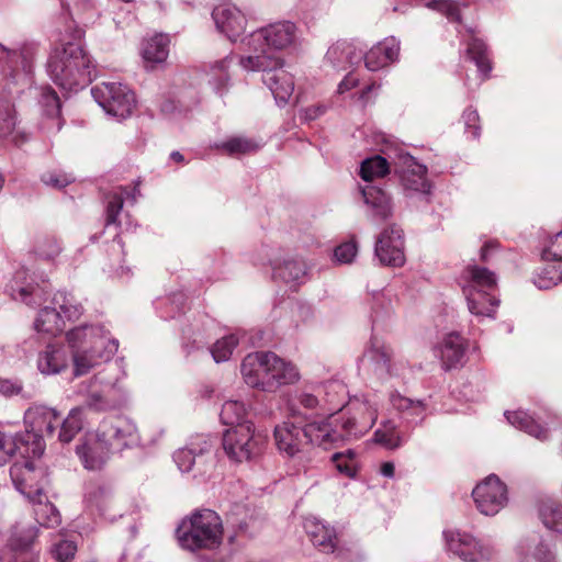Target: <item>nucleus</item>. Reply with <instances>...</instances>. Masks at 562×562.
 Returning <instances> with one entry per match:
<instances>
[{"instance_id":"6e6552de","label":"nucleus","mask_w":562,"mask_h":562,"mask_svg":"<svg viewBox=\"0 0 562 562\" xmlns=\"http://www.w3.org/2000/svg\"><path fill=\"white\" fill-rule=\"evenodd\" d=\"M376 405L368 398H352L344 413L335 419L340 441L359 439L375 424Z\"/></svg>"},{"instance_id":"b1692460","label":"nucleus","mask_w":562,"mask_h":562,"mask_svg":"<svg viewBox=\"0 0 562 562\" xmlns=\"http://www.w3.org/2000/svg\"><path fill=\"white\" fill-rule=\"evenodd\" d=\"M398 55L400 41L394 36L385 37L367 52L364 65L370 71H376L396 61Z\"/></svg>"},{"instance_id":"0e129e2a","label":"nucleus","mask_w":562,"mask_h":562,"mask_svg":"<svg viewBox=\"0 0 562 562\" xmlns=\"http://www.w3.org/2000/svg\"><path fill=\"white\" fill-rule=\"evenodd\" d=\"M544 260L561 261L562 260V231L554 235L550 244L542 252Z\"/></svg>"},{"instance_id":"603ef678","label":"nucleus","mask_w":562,"mask_h":562,"mask_svg":"<svg viewBox=\"0 0 562 562\" xmlns=\"http://www.w3.org/2000/svg\"><path fill=\"white\" fill-rule=\"evenodd\" d=\"M12 296L26 305L36 307L46 301V291L38 284H29L20 288L16 292L13 290Z\"/></svg>"},{"instance_id":"49530a36","label":"nucleus","mask_w":562,"mask_h":562,"mask_svg":"<svg viewBox=\"0 0 562 562\" xmlns=\"http://www.w3.org/2000/svg\"><path fill=\"white\" fill-rule=\"evenodd\" d=\"M139 195V189L134 188L133 192L130 193L126 190H120V192H114L109 196L108 205H106V225L116 224L117 216L120 215L125 198H131L134 203Z\"/></svg>"},{"instance_id":"e433bc0d","label":"nucleus","mask_w":562,"mask_h":562,"mask_svg":"<svg viewBox=\"0 0 562 562\" xmlns=\"http://www.w3.org/2000/svg\"><path fill=\"white\" fill-rule=\"evenodd\" d=\"M360 57V55L356 54L351 44L337 42L327 49L324 61L333 69L346 70L355 61H358Z\"/></svg>"},{"instance_id":"58836bf2","label":"nucleus","mask_w":562,"mask_h":562,"mask_svg":"<svg viewBox=\"0 0 562 562\" xmlns=\"http://www.w3.org/2000/svg\"><path fill=\"white\" fill-rule=\"evenodd\" d=\"M86 408L78 406L68 413L66 418L60 420V430L58 432V440L63 443L70 442L75 436L83 428L86 423L85 416Z\"/></svg>"},{"instance_id":"7ed1b4c3","label":"nucleus","mask_w":562,"mask_h":562,"mask_svg":"<svg viewBox=\"0 0 562 562\" xmlns=\"http://www.w3.org/2000/svg\"><path fill=\"white\" fill-rule=\"evenodd\" d=\"M93 70V61L79 41L63 42L55 46L47 60L50 79L68 92L89 85Z\"/></svg>"},{"instance_id":"1a4fd4ad","label":"nucleus","mask_w":562,"mask_h":562,"mask_svg":"<svg viewBox=\"0 0 562 562\" xmlns=\"http://www.w3.org/2000/svg\"><path fill=\"white\" fill-rule=\"evenodd\" d=\"M296 27L292 22H277L252 32L245 38L247 55H279L295 40Z\"/></svg>"},{"instance_id":"4468645a","label":"nucleus","mask_w":562,"mask_h":562,"mask_svg":"<svg viewBox=\"0 0 562 562\" xmlns=\"http://www.w3.org/2000/svg\"><path fill=\"white\" fill-rule=\"evenodd\" d=\"M472 496L477 510L485 516H495L509 502L507 485L496 474H490L479 482Z\"/></svg>"},{"instance_id":"774afa93","label":"nucleus","mask_w":562,"mask_h":562,"mask_svg":"<svg viewBox=\"0 0 562 562\" xmlns=\"http://www.w3.org/2000/svg\"><path fill=\"white\" fill-rule=\"evenodd\" d=\"M390 402L392 407L401 415L404 419V415L411 409L413 400L402 395L398 392H394L390 395Z\"/></svg>"},{"instance_id":"f257e3e1","label":"nucleus","mask_w":562,"mask_h":562,"mask_svg":"<svg viewBox=\"0 0 562 562\" xmlns=\"http://www.w3.org/2000/svg\"><path fill=\"white\" fill-rule=\"evenodd\" d=\"M71 359L64 345L49 342L37 355L36 367L44 375H56L72 362L74 375L81 376L110 361L119 341L102 325L82 324L65 334Z\"/></svg>"},{"instance_id":"2eb2a0df","label":"nucleus","mask_w":562,"mask_h":562,"mask_svg":"<svg viewBox=\"0 0 562 562\" xmlns=\"http://www.w3.org/2000/svg\"><path fill=\"white\" fill-rule=\"evenodd\" d=\"M395 172L398 173L404 190L409 195L428 196L431 183L427 179V168L408 154H400L395 161Z\"/></svg>"},{"instance_id":"5701e85b","label":"nucleus","mask_w":562,"mask_h":562,"mask_svg":"<svg viewBox=\"0 0 562 562\" xmlns=\"http://www.w3.org/2000/svg\"><path fill=\"white\" fill-rule=\"evenodd\" d=\"M273 276L291 286L302 284L308 279V266L300 257L286 255L272 263Z\"/></svg>"},{"instance_id":"a878e982","label":"nucleus","mask_w":562,"mask_h":562,"mask_svg":"<svg viewBox=\"0 0 562 562\" xmlns=\"http://www.w3.org/2000/svg\"><path fill=\"white\" fill-rule=\"evenodd\" d=\"M361 192L372 221L384 222L392 216L391 199L381 188L369 184Z\"/></svg>"},{"instance_id":"393cba45","label":"nucleus","mask_w":562,"mask_h":562,"mask_svg":"<svg viewBox=\"0 0 562 562\" xmlns=\"http://www.w3.org/2000/svg\"><path fill=\"white\" fill-rule=\"evenodd\" d=\"M270 378L266 381L268 393H276L280 387L291 385L300 380L297 368L272 352Z\"/></svg>"},{"instance_id":"6e6d98bb","label":"nucleus","mask_w":562,"mask_h":562,"mask_svg":"<svg viewBox=\"0 0 562 562\" xmlns=\"http://www.w3.org/2000/svg\"><path fill=\"white\" fill-rule=\"evenodd\" d=\"M60 251L61 247L55 237H44L37 241L35 247L36 255L46 260L56 258Z\"/></svg>"},{"instance_id":"473e14b6","label":"nucleus","mask_w":562,"mask_h":562,"mask_svg":"<svg viewBox=\"0 0 562 562\" xmlns=\"http://www.w3.org/2000/svg\"><path fill=\"white\" fill-rule=\"evenodd\" d=\"M304 529L314 546L323 552H334L337 546V537L333 528L326 526L322 520L310 517L304 521Z\"/></svg>"},{"instance_id":"de8ad7c7","label":"nucleus","mask_w":562,"mask_h":562,"mask_svg":"<svg viewBox=\"0 0 562 562\" xmlns=\"http://www.w3.org/2000/svg\"><path fill=\"white\" fill-rule=\"evenodd\" d=\"M467 56L475 63L477 71L485 78L492 69L485 44L479 38H472L468 44Z\"/></svg>"},{"instance_id":"a211bd4d","label":"nucleus","mask_w":562,"mask_h":562,"mask_svg":"<svg viewBox=\"0 0 562 562\" xmlns=\"http://www.w3.org/2000/svg\"><path fill=\"white\" fill-rule=\"evenodd\" d=\"M468 341L458 333H449L434 348L435 356L440 360L443 370L462 367L465 362Z\"/></svg>"},{"instance_id":"3c124183","label":"nucleus","mask_w":562,"mask_h":562,"mask_svg":"<svg viewBox=\"0 0 562 562\" xmlns=\"http://www.w3.org/2000/svg\"><path fill=\"white\" fill-rule=\"evenodd\" d=\"M238 342V334H229L217 339L211 348V355L214 361L217 363L228 361Z\"/></svg>"},{"instance_id":"9b49d317","label":"nucleus","mask_w":562,"mask_h":562,"mask_svg":"<svg viewBox=\"0 0 562 562\" xmlns=\"http://www.w3.org/2000/svg\"><path fill=\"white\" fill-rule=\"evenodd\" d=\"M95 102L117 121L130 117L136 106L134 92L121 82H101L91 89Z\"/></svg>"},{"instance_id":"79ce46f5","label":"nucleus","mask_w":562,"mask_h":562,"mask_svg":"<svg viewBox=\"0 0 562 562\" xmlns=\"http://www.w3.org/2000/svg\"><path fill=\"white\" fill-rule=\"evenodd\" d=\"M374 441L386 449L394 450L403 446L405 438L397 429V425L393 420L386 419L374 431Z\"/></svg>"},{"instance_id":"e2e57ef3","label":"nucleus","mask_w":562,"mask_h":562,"mask_svg":"<svg viewBox=\"0 0 562 562\" xmlns=\"http://www.w3.org/2000/svg\"><path fill=\"white\" fill-rule=\"evenodd\" d=\"M462 119L465 125L467 133L470 134L472 138H477L480 136L481 131L480 116L477 114V111L472 108H469L463 112Z\"/></svg>"},{"instance_id":"13d9d810","label":"nucleus","mask_w":562,"mask_h":562,"mask_svg":"<svg viewBox=\"0 0 562 562\" xmlns=\"http://www.w3.org/2000/svg\"><path fill=\"white\" fill-rule=\"evenodd\" d=\"M41 104L48 116H58L60 112V100L57 93L50 88L42 89Z\"/></svg>"},{"instance_id":"423d86ee","label":"nucleus","mask_w":562,"mask_h":562,"mask_svg":"<svg viewBox=\"0 0 562 562\" xmlns=\"http://www.w3.org/2000/svg\"><path fill=\"white\" fill-rule=\"evenodd\" d=\"M280 55H246L239 58L246 71H261L263 83L270 89L278 103H286L294 91V81L283 68Z\"/></svg>"},{"instance_id":"f3484780","label":"nucleus","mask_w":562,"mask_h":562,"mask_svg":"<svg viewBox=\"0 0 562 562\" xmlns=\"http://www.w3.org/2000/svg\"><path fill=\"white\" fill-rule=\"evenodd\" d=\"M271 358V351H257L243 359L240 373L248 386L268 393L266 381L270 378Z\"/></svg>"},{"instance_id":"f03ea898","label":"nucleus","mask_w":562,"mask_h":562,"mask_svg":"<svg viewBox=\"0 0 562 562\" xmlns=\"http://www.w3.org/2000/svg\"><path fill=\"white\" fill-rule=\"evenodd\" d=\"M139 442L135 423L125 416L104 418L97 429L87 431L76 447L85 469L101 470L115 452L132 448Z\"/></svg>"},{"instance_id":"c9c22d12","label":"nucleus","mask_w":562,"mask_h":562,"mask_svg":"<svg viewBox=\"0 0 562 562\" xmlns=\"http://www.w3.org/2000/svg\"><path fill=\"white\" fill-rule=\"evenodd\" d=\"M11 139L22 143L24 136L18 131V114L14 104L5 98L0 99V139Z\"/></svg>"},{"instance_id":"aec40b11","label":"nucleus","mask_w":562,"mask_h":562,"mask_svg":"<svg viewBox=\"0 0 562 562\" xmlns=\"http://www.w3.org/2000/svg\"><path fill=\"white\" fill-rule=\"evenodd\" d=\"M212 18L217 31L232 42L244 33L247 24L245 14L231 3L217 5L212 12Z\"/></svg>"},{"instance_id":"69168bd1","label":"nucleus","mask_w":562,"mask_h":562,"mask_svg":"<svg viewBox=\"0 0 562 562\" xmlns=\"http://www.w3.org/2000/svg\"><path fill=\"white\" fill-rule=\"evenodd\" d=\"M426 416V404L423 401H414L411 409L404 415V420L408 424L417 425L424 420Z\"/></svg>"},{"instance_id":"2f4dec72","label":"nucleus","mask_w":562,"mask_h":562,"mask_svg":"<svg viewBox=\"0 0 562 562\" xmlns=\"http://www.w3.org/2000/svg\"><path fill=\"white\" fill-rule=\"evenodd\" d=\"M364 357L372 363L374 371L381 376L398 374L393 363L394 350L389 345L374 340L366 351Z\"/></svg>"},{"instance_id":"a19ab883","label":"nucleus","mask_w":562,"mask_h":562,"mask_svg":"<svg viewBox=\"0 0 562 562\" xmlns=\"http://www.w3.org/2000/svg\"><path fill=\"white\" fill-rule=\"evenodd\" d=\"M505 417L515 428L520 429L538 439L547 438V429L538 424L526 411L517 409L513 412H506Z\"/></svg>"},{"instance_id":"4d7b16f0","label":"nucleus","mask_w":562,"mask_h":562,"mask_svg":"<svg viewBox=\"0 0 562 562\" xmlns=\"http://www.w3.org/2000/svg\"><path fill=\"white\" fill-rule=\"evenodd\" d=\"M425 5L428 9L442 13L450 21H459L460 19L459 8L453 0H429Z\"/></svg>"},{"instance_id":"37998d69","label":"nucleus","mask_w":562,"mask_h":562,"mask_svg":"<svg viewBox=\"0 0 562 562\" xmlns=\"http://www.w3.org/2000/svg\"><path fill=\"white\" fill-rule=\"evenodd\" d=\"M248 405L239 400H227L222 405L221 420L225 425H232L233 427L246 424L248 414Z\"/></svg>"},{"instance_id":"4c0bfd02","label":"nucleus","mask_w":562,"mask_h":562,"mask_svg":"<svg viewBox=\"0 0 562 562\" xmlns=\"http://www.w3.org/2000/svg\"><path fill=\"white\" fill-rule=\"evenodd\" d=\"M53 305L61 314L66 322L78 321L85 312L82 304L74 294L67 291H58L53 297Z\"/></svg>"},{"instance_id":"bf43d9fd","label":"nucleus","mask_w":562,"mask_h":562,"mask_svg":"<svg viewBox=\"0 0 562 562\" xmlns=\"http://www.w3.org/2000/svg\"><path fill=\"white\" fill-rule=\"evenodd\" d=\"M42 182L53 189H63L74 181V178L61 171H46L41 176Z\"/></svg>"},{"instance_id":"8fccbe9b","label":"nucleus","mask_w":562,"mask_h":562,"mask_svg":"<svg viewBox=\"0 0 562 562\" xmlns=\"http://www.w3.org/2000/svg\"><path fill=\"white\" fill-rule=\"evenodd\" d=\"M389 171L387 160L380 155L364 159L360 167V176L364 181L384 177Z\"/></svg>"},{"instance_id":"a18cd8bd","label":"nucleus","mask_w":562,"mask_h":562,"mask_svg":"<svg viewBox=\"0 0 562 562\" xmlns=\"http://www.w3.org/2000/svg\"><path fill=\"white\" fill-rule=\"evenodd\" d=\"M330 460L340 474L349 479H355L357 476L359 461L355 450L348 449L342 452H336L331 456Z\"/></svg>"},{"instance_id":"6ab92c4d","label":"nucleus","mask_w":562,"mask_h":562,"mask_svg":"<svg viewBox=\"0 0 562 562\" xmlns=\"http://www.w3.org/2000/svg\"><path fill=\"white\" fill-rule=\"evenodd\" d=\"M517 562H554L555 551L541 535L532 531L516 546Z\"/></svg>"},{"instance_id":"20e7f679","label":"nucleus","mask_w":562,"mask_h":562,"mask_svg":"<svg viewBox=\"0 0 562 562\" xmlns=\"http://www.w3.org/2000/svg\"><path fill=\"white\" fill-rule=\"evenodd\" d=\"M10 475L15 488L36 506L34 515L37 522L45 527L58 525L59 513L44 493L47 484L45 470L31 461L16 462L10 468Z\"/></svg>"},{"instance_id":"c03bdc74","label":"nucleus","mask_w":562,"mask_h":562,"mask_svg":"<svg viewBox=\"0 0 562 562\" xmlns=\"http://www.w3.org/2000/svg\"><path fill=\"white\" fill-rule=\"evenodd\" d=\"M539 517L548 529L562 533V505L553 501L542 502Z\"/></svg>"},{"instance_id":"ea45409f","label":"nucleus","mask_w":562,"mask_h":562,"mask_svg":"<svg viewBox=\"0 0 562 562\" xmlns=\"http://www.w3.org/2000/svg\"><path fill=\"white\" fill-rule=\"evenodd\" d=\"M505 417L515 428L520 429L538 439L547 438V429L538 424L526 411L517 409L513 412H506Z\"/></svg>"},{"instance_id":"338daca9","label":"nucleus","mask_w":562,"mask_h":562,"mask_svg":"<svg viewBox=\"0 0 562 562\" xmlns=\"http://www.w3.org/2000/svg\"><path fill=\"white\" fill-rule=\"evenodd\" d=\"M15 451L11 436L0 431V467L5 464Z\"/></svg>"},{"instance_id":"052dcab7","label":"nucleus","mask_w":562,"mask_h":562,"mask_svg":"<svg viewBox=\"0 0 562 562\" xmlns=\"http://www.w3.org/2000/svg\"><path fill=\"white\" fill-rule=\"evenodd\" d=\"M358 247L356 243L348 241L337 246L334 250V258L338 263H351L356 258Z\"/></svg>"},{"instance_id":"c85d7f7f","label":"nucleus","mask_w":562,"mask_h":562,"mask_svg":"<svg viewBox=\"0 0 562 562\" xmlns=\"http://www.w3.org/2000/svg\"><path fill=\"white\" fill-rule=\"evenodd\" d=\"M209 450V440L206 437L199 435L192 437L186 447L178 449L173 454V460L181 472H190L195 462L201 460Z\"/></svg>"},{"instance_id":"dca6fc26","label":"nucleus","mask_w":562,"mask_h":562,"mask_svg":"<svg viewBox=\"0 0 562 562\" xmlns=\"http://www.w3.org/2000/svg\"><path fill=\"white\" fill-rule=\"evenodd\" d=\"M374 254L380 262L390 267H402L405 263L403 231L391 225L376 239Z\"/></svg>"},{"instance_id":"f704fd0d","label":"nucleus","mask_w":562,"mask_h":562,"mask_svg":"<svg viewBox=\"0 0 562 562\" xmlns=\"http://www.w3.org/2000/svg\"><path fill=\"white\" fill-rule=\"evenodd\" d=\"M36 538V529L29 527L26 529L15 526L13 528L9 547L0 552V561H15L18 552L26 551Z\"/></svg>"},{"instance_id":"864d4df0","label":"nucleus","mask_w":562,"mask_h":562,"mask_svg":"<svg viewBox=\"0 0 562 562\" xmlns=\"http://www.w3.org/2000/svg\"><path fill=\"white\" fill-rule=\"evenodd\" d=\"M216 147L223 149L229 155H240L258 150L260 148V144L246 137H233L226 142L217 144Z\"/></svg>"},{"instance_id":"680f3d73","label":"nucleus","mask_w":562,"mask_h":562,"mask_svg":"<svg viewBox=\"0 0 562 562\" xmlns=\"http://www.w3.org/2000/svg\"><path fill=\"white\" fill-rule=\"evenodd\" d=\"M76 551L77 546L75 544V542L69 540L59 541L52 549L53 555L59 562H68L70 559L75 557Z\"/></svg>"},{"instance_id":"7c9ffc66","label":"nucleus","mask_w":562,"mask_h":562,"mask_svg":"<svg viewBox=\"0 0 562 562\" xmlns=\"http://www.w3.org/2000/svg\"><path fill=\"white\" fill-rule=\"evenodd\" d=\"M87 508L101 516L113 517L111 512L114 507L112 491L109 486L99 483H91L87 486L85 494Z\"/></svg>"},{"instance_id":"f8f14e48","label":"nucleus","mask_w":562,"mask_h":562,"mask_svg":"<svg viewBox=\"0 0 562 562\" xmlns=\"http://www.w3.org/2000/svg\"><path fill=\"white\" fill-rule=\"evenodd\" d=\"M222 445L227 458L236 463L251 460L261 450L260 437L252 422L227 429L223 434Z\"/></svg>"},{"instance_id":"5fc2aeb1","label":"nucleus","mask_w":562,"mask_h":562,"mask_svg":"<svg viewBox=\"0 0 562 562\" xmlns=\"http://www.w3.org/2000/svg\"><path fill=\"white\" fill-rule=\"evenodd\" d=\"M296 403L308 411H321L322 404L318 393L315 391V384L305 385L295 394Z\"/></svg>"},{"instance_id":"0eeeda50","label":"nucleus","mask_w":562,"mask_h":562,"mask_svg":"<svg viewBox=\"0 0 562 562\" xmlns=\"http://www.w3.org/2000/svg\"><path fill=\"white\" fill-rule=\"evenodd\" d=\"M463 292L471 314L493 317L498 301L490 293L496 286V276L487 268L469 265L462 272Z\"/></svg>"},{"instance_id":"c756f323","label":"nucleus","mask_w":562,"mask_h":562,"mask_svg":"<svg viewBox=\"0 0 562 562\" xmlns=\"http://www.w3.org/2000/svg\"><path fill=\"white\" fill-rule=\"evenodd\" d=\"M307 443L325 449L340 442L337 427L334 428L327 419L313 420L303 427Z\"/></svg>"},{"instance_id":"4be33fe9","label":"nucleus","mask_w":562,"mask_h":562,"mask_svg":"<svg viewBox=\"0 0 562 562\" xmlns=\"http://www.w3.org/2000/svg\"><path fill=\"white\" fill-rule=\"evenodd\" d=\"M24 422L35 435L53 437L60 424V414L53 407L33 405L25 412Z\"/></svg>"},{"instance_id":"09e8293b","label":"nucleus","mask_w":562,"mask_h":562,"mask_svg":"<svg viewBox=\"0 0 562 562\" xmlns=\"http://www.w3.org/2000/svg\"><path fill=\"white\" fill-rule=\"evenodd\" d=\"M560 282H562V265H546L533 277L535 285L541 290L551 289Z\"/></svg>"},{"instance_id":"9d476101","label":"nucleus","mask_w":562,"mask_h":562,"mask_svg":"<svg viewBox=\"0 0 562 562\" xmlns=\"http://www.w3.org/2000/svg\"><path fill=\"white\" fill-rule=\"evenodd\" d=\"M37 46L23 42L15 45L0 43V66L2 72L15 82L30 85L34 70Z\"/></svg>"},{"instance_id":"ddd939ff","label":"nucleus","mask_w":562,"mask_h":562,"mask_svg":"<svg viewBox=\"0 0 562 562\" xmlns=\"http://www.w3.org/2000/svg\"><path fill=\"white\" fill-rule=\"evenodd\" d=\"M447 550L464 562H490L497 553L495 547L461 529L442 532Z\"/></svg>"},{"instance_id":"bb28decb","label":"nucleus","mask_w":562,"mask_h":562,"mask_svg":"<svg viewBox=\"0 0 562 562\" xmlns=\"http://www.w3.org/2000/svg\"><path fill=\"white\" fill-rule=\"evenodd\" d=\"M315 391L318 393L324 414L333 415L339 411L345 403L347 396V386L342 381L328 380L315 384Z\"/></svg>"},{"instance_id":"cd10ccee","label":"nucleus","mask_w":562,"mask_h":562,"mask_svg":"<svg viewBox=\"0 0 562 562\" xmlns=\"http://www.w3.org/2000/svg\"><path fill=\"white\" fill-rule=\"evenodd\" d=\"M169 55V38L156 34L145 38L140 45V56L146 69H155L166 63Z\"/></svg>"},{"instance_id":"412c9836","label":"nucleus","mask_w":562,"mask_h":562,"mask_svg":"<svg viewBox=\"0 0 562 562\" xmlns=\"http://www.w3.org/2000/svg\"><path fill=\"white\" fill-rule=\"evenodd\" d=\"M273 437L280 453L294 458L299 456L307 443L303 427L292 422H283L274 427Z\"/></svg>"},{"instance_id":"72a5a7b5","label":"nucleus","mask_w":562,"mask_h":562,"mask_svg":"<svg viewBox=\"0 0 562 562\" xmlns=\"http://www.w3.org/2000/svg\"><path fill=\"white\" fill-rule=\"evenodd\" d=\"M33 329L40 335L55 337L64 331L65 321L55 306H45L37 312Z\"/></svg>"},{"instance_id":"39448f33","label":"nucleus","mask_w":562,"mask_h":562,"mask_svg":"<svg viewBox=\"0 0 562 562\" xmlns=\"http://www.w3.org/2000/svg\"><path fill=\"white\" fill-rule=\"evenodd\" d=\"M176 537L188 551L217 549L223 541L222 519L214 510H198L181 521Z\"/></svg>"}]
</instances>
